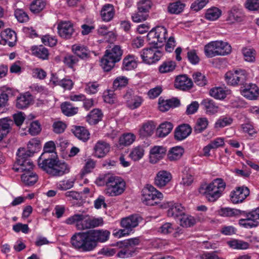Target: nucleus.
I'll use <instances>...</instances> for the list:
<instances>
[{
	"label": "nucleus",
	"mask_w": 259,
	"mask_h": 259,
	"mask_svg": "<svg viewBox=\"0 0 259 259\" xmlns=\"http://www.w3.org/2000/svg\"><path fill=\"white\" fill-rule=\"evenodd\" d=\"M72 52L81 59H87L90 57V51L83 45H73Z\"/></svg>",
	"instance_id": "nucleus-30"
},
{
	"label": "nucleus",
	"mask_w": 259,
	"mask_h": 259,
	"mask_svg": "<svg viewBox=\"0 0 259 259\" xmlns=\"http://www.w3.org/2000/svg\"><path fill=\"white\" fill-rule=\"evenodd\" d=\"M244 16L241 9L233 7L228 12L227 20L231 23L240 22L244 20Z\"/></svg>",
	"instance_id": "nucleus-17"
},
{
	"label": "nucleus",
	"mask_w": 259,
	"mask_h": 259,
	"mask_svg": "<svg viewBox=\"0 0 259 259\" xmlns=\"http://www.w3.org/2000/svg\"><path fill=\"white\" fill-rule=\"evenodd\" d=\"M233 122V119L231 117H223L217 120L215 123V127L222 128L230 125Z\"/></svg>",
	"instance_id": "nucleus-63"
},
{
	"label": "nucleus",
	"mask_w": 259,
	"mask_h": 259,
	"mask_svg": "<svg viewBox=\"0 0 259 259\" xmlns=\"http://www.w3.org/2000/svg\"><path fill=\"white\" fill-rule=\"evenodd\" d=\"M31 101V95L27 93L17 98L16 106L18 109H23L28 107Z\"/></svg>",
	"instance_id": "nucleus-31"
},
{
	"label": "nucleus",
	"mask_w": 259,
	"mask_h": 259,
	"mask_svg": "<svg viewBox=\"0 0 259 259\" xmlns=\"http://www.w3.org/2000/svg\"><path fill=\"white\" fill-rule=\"evenodd\" d=\"M156 128V125L152 121H148L144 123L139 130L141 138H147L151 136Z\"/></svg>",
	"instance_id": "nucleus-24"
},
{
	"label": "nucleus",
	"mask_w": 259,
	"mask_h": 259,
	"mask_svg": "<svg viewBox=\"0 0 259 259\" xmlns=\"http://www.w3.org/2000/svg\"><path fill=\"white\" fill-rule=\"evenodd\" d=\"M103 114L101 110L98 109L92 110L86 116V121L91 125L97 124L102 120Z\"/></svg>",
	"instance_id": "nucleus-29"
},
{
	"label": "nucleus",
	"mask_w": 259,
	"mask_h": 259,
	"mask_svg": "<svg viewBox=\"0 0 259 259\" xmlns=\"http://www.w3.org/2000/svg\"><path fill=\"white\" fill-rule=\"evenodd\" d=\"M65 223L68 225H75L77 230L83 231L102 226L104 220L102 217L96 218L86 213H81L69 217Z\"/></svg>",
	"instance_id": "nucleus-2"
},
{
	"label": "nucleus",
	"mask_w": 259,
	"mask_h": 259,
	"mask_svg": "<svg viewBox=\"0 0 259 259\" xmlns=\"http://www.w3.org/2000/svg\"><path fill=\"white\" fill-rule=\"evenodd\" d=\"M173 128V125L170 122L161 123L157 129L156 134L159 137H164L170 133Z\"/></svg>",
	"instance_id": "nucleus-37"
},
{
	"label": "nucleus",
	"mask_w": 259,
	"mask_h": 259,
	"mask_svg": "<svg viewBox=\"0 0 259 259\" xmlns=\"http://www.w3.org/2000/svg\"><path fill=\"white\" fill-rule=\"evenodd\" d=\"M31 51L32 54L38 58L42 60H48L49 59V51L42 45L32 47Z\"/></svg>",
	"instance_id": "nucleus-33"
},
{
	"label": "nucleus",
	"mask_w": 259,
	"mask_h": 259,
	"mask_svg": "<svg viewBox=\"0 0 259 259\" xmlns=\"http://www.w3.org/2000/svg\"><path fill=\"white\" fill-rule=\"evenodd\" d=\"M110 234L109 231L103 230L78 232L71 237L70 242L75 249L82 252H90L95 249L98 242L108 240Z\"/></svg>",
	"instance_id": "nucleus-1"
},
{
	"label": "nucleus",
	"mask_w": 259,
	"mask_h": 259,
	"mask_svg": "<svg viewBox=\"0 0 259 259\" xmlns=\"http://www.w3.org/2000/svg\"><path fill=\"white\" fill-rule=\"evenodd\" d=\"M176 67L175 62L171 60L164 61L159 67V71L161 73L172 72Z\"/></svg>",
	"instance_id": "nucleus-43"
},
{
	"label": "nucleus",
	"mask_w": 259,
	"mask_h": 259,
	"mask_svg": "<svg viewBox=\"0 0 259 259\" xmlns=\"http://www.w3.org/2000/svg\"><path fill=\"white\" fill-rule=\"evenodd\" d=\"M71 131L77 139L83 142H87L90 139V132L83 126H75Z\"/></svg>",
	"instance_id": "nucleus-26"
},
{
	"label": "nucleus",
	"mask_w": 259,
	"mask_h": 259,
	"mask_svg": "<svg viewBox=\"0 0 259 259\" xmlns=\"http://www.w3.org/2000/svg\"><path fill=\"white\" fill-rule=\"evenodd\" d=\"M98 180L103 183H105V192L109 196H118L125 190V183L120 177L106 174L99 177Z\"/></svg>",
	"instance_id": "nucleus-4"
},
{
	"label": "nucleus",
	"mask_w": 259,
	"mask_h": 259,
	"mask_svg": "<svg viewBox=\"0 0 259 259\" xmlns=\"http://www.w3.org/2000/svg\"><path fill=\"white\" fill-rule=\"evenodd\" d=\"M241 215H244L248 219L251 220V221L258 222L257 220H259V207H257L251 211L241 210Z\"/></svg>",
	"instance_id": "nucleus-54"
},
{
	"label": "nucleus",
	"mask_w": 259,
	"mask_h": 259,
	"mask_svg": "<svg viewBox=\"0 0 259 259\" xmlns=\"http://www.w3.org/2000/svg\"><path fill=\"white\" fill-rule=\"evenodd\" d=\"M55 144L54 142L51 141L47 142L44 147V152L42 154H45L46 156H50L49 154L52 153L51 156H56Z\"/></svg>",
	"instance_id": "nucleus-58"
},
{
	"label": "nucleus",
	"mask_w": 259,
	"mask_h": 259,
	"mask_svg": "<svg viewBox=\"0 0 259 259\" xmlns=\"http://www.w3.org/2000/svg\"><path fill=\"white\" fill-rule=\"evenodd\" d=\"M12 123L13 121L7 118L0 119V141L9 133Z\"/></svg>",
	"instance_id": "nucleus-34"
},
{
	"label": "nucleus",
	"mask_w": 259,
	"mask_h": 259,
	"mask_svg": "<svg viewBox=\"0 0 259 259\" xmlns=\"http://www.w3.org/2000/svg\"><path fill=\"white\" fill-rule=\"evenodd\" d=\"M152 3L150 0H141L137 3V9L140 12L148 14Z\"/></svg>",
	"instance_id": "nucleus-53"
},
{
	"label": "nucleus",
	"mask_w": 259,
	"mask_h": 259,
	"mask_svg": "<svg viewBox=\"0 0 259 259\" xmlns=\"http://www.w3.org/2000/svg\"><path fill=\"white\" fill-rule=\"evenodd\" d=\"M144 154V150L141 146H137L133 149L130 154V156L134 161L141 159Z\"/></svg>",
	"instance_id": "nucleus-52"
},
{
	"label": "nucleus",
	"mask_w": 259,
	"mask_h": 259,
	"mask_svg": "<svg viewBox=\"0 0 259 259\" xmlns=\"http://www.w3.org/2000/svg\"><path fill=\"white\" fill-rule=\"evenodd\" d=\"M193 85L192 80L186 75H181L175 79V86L176 88L183 91L190 89Z\"/></svg>",
	"instance_id": "nucleus-19"
},
{
	"label": "nucleus",
	"mask_w": 259,
	"mask_h": 259,
	"mask_svg": "<svg viewBox=\"0 0 259 259\" xmlns=\"http://www.w3.org/2000/svg\"><path fill=\"white\" fill-rule=\"evenodd\" d=\"M172 175L170 172L162 170L158 171L154 178V185L158 188L166 186L171 180Z\"/></svg>",
	"instance_id": "nucleus-16"
},
{
	"label": "nucleus",
	"mask_w": 259,
	"mask_h": 259,
	"mask_svg": "<svg viewBox=\"0 0 259 259\" xmlns=\"http://www.w3.org/2000/svg\"><path fill=\"white\" fill-rule=\"evenodd\" d=\"M231 52V47L227 42L223 41H211L204 47V53L208 58L217 56H225Z\"/></svg>",
	"instance_id": "nucleus-5"
},
{
	"label": "nucleus",
	"mask_w": 259,
	"mask_h": 259,
	"mask_svg": "<svg viewBox=\"0 0 259 259\" xmlns=\"http://www.w3.org/2000/svg\"><path fill=\"white\" fill-rule=\"evenodd\" d=\"M193 77L194 82L198 85L203 87L206 84L207 80L206 77L200 72H196L194 73Z\"/></svg>",
	"instance_id": "nucleus-60"
},
{
	"label": "nucleus",
	"mask_w": 259,
	"mask_h": 259,
	"mask_svg": "<svg viewBox=\"0 0 259 259\" xmlns=\"http://www.w3.org/2000/svg\"><path fill=\"white\" fill-rule=\"evenodd\" d=\"M15 16L17 20L20 23L27 22L29 20L28 15L21 9H17L15 11Z\"/></svg>",
	"instance_id": "nucleus-62"
},
{
	"label": "nucleus",
	"mask_w": 259,
	"mask_h": 259,
	"mask_svg": "<svg viewBox=\"0 0 259 259\" xmlns=\"http://www.w3.org/2000/svg\"><path fill=\"white\" fill-rule=\"evenodd\" d=\"M148 17V14L145 13L144 12L143 13L138 10L137 12L135 13L132 15V18L134 22L139 23L146 20Z\"/></svg>",
	"instance_id": "nucleus-64"
},
{
	"label": "nucleus",
	"mask_w": 259,
	"mask_h": 259,
	"mask_svg": "<svg viewBox=\"0 0 259 259\" xmlns=\"http://www.w3.org/2000/svg\"><path fill=\"white\" fill-rule=\"evenodd\" d=\"M128 81L127 77L123 76H118L113 81V88L114 89H117L124 87L127 84Z\"/></svg>",
	"instance_id": "nucleus-59"
},
{
	"label": "nucleus",
	"mask_w": 259,
	"mask_h": 259,
	"mask_svg": "<svg viewBox=\"0 0 259 259\" xmlns=\"http://www.w3.org/2000/svg\"><path fill=\"white\" fill-rule=\"evenodd\" d=\"M14 96V91L9 88H3L0 93V109L8 105L9 98Z\"/></svg>",
	"instance_id": "nucleus-28"
},
{
	"label": "nucleus",
	"mask_w": 259,
	"mask_h": 259,
	"mask_svg": "<svg viewBox=\"0 0 259 259\" xmlns=\"http://www.w3.org/2000/svg\"><path fill=\"white\" fill-rule=\"evenodd\" d=\"M242 53L245 61L249 62L254 61L255 59V51L252 48H246L243 49Z\"/></svg>",
	"instance_id": "nucleus-57"
},
{
	"label": "nucleus",
	"mask_w": 259,
	"mask_h": 259,
	"mask_svg": "<svg viewBox=\"0 0 259 259\" xmlns=\"http://www.w3.org/2000/svg\"><path fill=\"white\" fill-rule=\"evenodd\" d=\"M37 180L38 177L37 175L31 171L25 172L21 176L22 181L27 186L34 185L37 182Z\"/></svg>",
	"instance_id": "nucleus-39"
},
{
	"label": "nucleus",
	"mask_w": 259,
	"mask_h": 259,
	"mask_svg": "<svg viewBox=\"0 0 259 259\" xmlns=\"http://www.w3.org/2000/svg\"><path fill=\"white\" fill-rule=\"evenodd\" d=\"M209 95L216 99H224L226 97V91L221 87L212 88L209 91Z\"/></svg>",
	"instance_id": "nucleus-51"
},
{
	"label": "nucleus",
	"mask_w": 259,
	"mask_h": 259,
	"mask_svg": "<svg viewBox=\"0 0 259 259\" xmlns=\"http://www.w3.org/2000/svg\"><path fill=\"white\" fill-rule=\"evenodd\" d=\"M192 128L187 124L178 126L175 131V138L178 141H182L188 137L191 133Z\"/></svg>",
	"instance_id": "nucleus-22"
},
{
	"label": "nucleus",
	"mask_w": 259,
	"mask_h": 259,
	"mask_svg": "<svg viewBox=\"0 0 259 259\" xmlns=\"http://www.w3.org/2000/svg\"><path fill=\"white\" fill-rule=\"evenodd\" d=\"M137 57L133 55H128L123 60L122 69L131 70L137 67Z\"/></svg>",
	"instance_id": "nucleus-32"
},
{
	"label": "nucleus",
	"mask_w": 259,
	"mask_h": 259,
	"mask_svg": "<svg viewBox=\"0 0 259 259\" xmlns=\"http://www.w3.org/2000/svg\"><path fill=\"white\" fill-rule=\"evenodd\" d=\"M2 34L5 37L6 40L8 42V45L10 47H13L15 45L17 38L15 31L7 29Z\"/></svg>",
	"instance_id": "nucleus-45"
},
{
	"label": "nucleus",
	"mask_w": 259,
	"mask_h": 259,
	"mask_svg": "<svg viewBox=\"0 0 259 259\" xmlns=\"http://www.w3.org/2000/svg\"><path fill=\"white\" fill-rule=\"evenodd\" d=\"M221 15V11L216 7L208 9L205 15V18L208 20L214 21L218 19Z\"/></svg>",
	"instance_id": "nucleus-48"
},
{
	"label": "nucleus",
	"mask_w": 259,
	"mask_h": 259,
	"mask_svg": "<svg viewBox=\"0 0 259 259\" xmlns=\"http://www.w3.org/2000/svg\"><path fill=\"white\" fill-rule=\"evenodd\" d=\"M56 156H46L45 154H42L38 159V165L40 168L46 171L48 174L52 176L54 167L57 158Z\"/></svg>",
	"instance_id": "nucleus-13"
},
{
	"label": "nucleus",
	"mask_w": 259,
	"mask_h": 259,
	"mask_svg": "<svg viewBox=\"0 0 259 259\" xmlns=\"http://www.w3.org/2000/svg\"><path fill=\"white\" fill-rule=\"evenodd\" d=\"M33 154L34 152L30 150L24 151L23 149L22 151L19 149V152L17 154V163L19 167L15 168V170L16 171H21L25 172L31 171V169L33 168V164L29 158Z\"/></svg>",
	"instance_id": "nucleus-8"
},
{
	"label": "nucleus",
	"mask_w": 259,
	"mask_h": 259,
	"mask_svg": "<svg viewBox=\"0 0 259 259\" xmlns=\"http://www.w3.org/2000/svg\"><path fill=\"white\" fill-rule=\"evenodd\" d=\"M208 120L205 117L198 118L194 127V132L196 134H199L204 131L207 127Z\"/></svg>",
	"instance_id": "nucleus-47"
},
{
	"label": "nucleus",
	"mask_w": 259,
	"mask_h": 259,
	"mask_svg": "<svg viewBox=\"0 0 259 259\" xmlns=\"http://www.w3.org/2000/svg\"><path fill=\"white\" fill-rule=\"evenodd\" d=\"M135 136L133 134H123L119 139V146H127L132 144L135 140Z\"/></svg>",
	"instance_id": "nucleus-46"
},
{
	"label": "nucleus",
	"mask_w": 259,
	"mask_h": 259,
	"mask_svg": "<svg viewBox=\"0 0 259 259\" xmlns=\"http://www.w3.org/2000/svg\"><path fill=\"white\" fill-rule=\"evenodd\" d=\"M180 224L184 227H190L194 225L196 221L192 216L185 214L184 213L180 218Z\"/></svg>",
	"instance_id": "nucleus-41"
},
{
	"label": "nucleus",
	"mask_w": 259,
	"mask_h": 259,
	"mask_svg": "<svg viewBox=\"0 0 259 259\" xmlns=\"http://www.w3.org/2000/svg\"><path fill=\"white\" fill-rule=\"evenodd\" d=\"M227 243L233 249L245 250L249 247V244L248 242L241 240L233 239L227 241Z\"/></svg>",
	"instance_id": "nucleus-38"
},
{
	"label": "nucleus",
	"mask_w": 259,
	"mask_h": 259,
	"mask_svg": "<svg viewBox=\"0 0 259 259\" xmlns=\"http://www.w3.org/2000/svg\"><path fill=\"white\" fill-rule=\"evenodd\" d=\"M240 93L245 98L255 100L259 96V89L255 84L245 83L240 88Z\"/></svg>",
	"instance_id": "nucleus-15"
},
{
	"label": "nucleus",
	"mask_w": 259,
	"mask_h": 259,
	"mask_svg": "<svg viewBox=\"0 0 259 259\" xmlns=\"http://www.w3.org/2000/svg\"><path fill=\"white\" fill-rule=\"evenodd\" d=\"M70 169V166L66 162L57 159L54 167L52 176H62L69 173Z\"/></svg>",
	"instance_id": "nucleus-23"
},
{
	"label": "nucleus",
	"mask_w": 259,
	"mask_h": 259,
	"mask_svg": "<svg viewBox=\"0 0 259 259\" xmlns=\"http://www.w3.org/2000/svg\"><path fill=\"white\" fill-rule=\"evenodd\" d=\"M110 146L107 142L100 140L94 147V153L98 158L104 157L110 151Z\"/></svg>",
	"instance_id": "nucleus-18"
},
{
	"label": "nucleus",
	"mask_w": 259,
	"mask_h": 259,
	"mask_svg": "<svg viewBox=\"0 0 259 259\" xmlns=\"http://www.w3.org/2000/svg\"><path fill=\"white\" fill-rule=\"evenodd\" d=\"M75 181V179L74 178L63 180L57 183V188L60 190H67L73 187Z\"/></svg>",
	"instance_id": "nucleus-50"
},
{
	"label": "nucleus",
	"mask_w": 259,
	"mask_h": 259,
	"mask_svg": "<svg viewBox=\"0 0 259 259\" xmlns=\"http://www.w3.org/2000/svg\"><path fill=\"white\" fill-rule=\"evenodd\" d=\"M201 105L203 107V109L207 114H214L219 111L218 105L211 99H204L201 102Z\"/></svg>",
	"instance_id": "nucleus-25"
},
{
	"label": "nucleus",
	"mask_w": 259,
	"mask_h": 259,
	"mask_svg": "<svg viewBox=\"0 0 259 259\" xmlns=\"http://www.w3.org/2000/svg\"><path fill=\"white\" fill-rule=\"evenodd\" d=\"M154 48H144L140 52V56L144 63L152 64L158 61L163 55L162 52L154 46Z\"/></svg>",
	"instance_id": "nucleus-11"
},
{
	"label": "nucleus",
	"mask_w": 259,
	"mask_h": 259,
	"mask_svg": "<svg viewBox=\"0 0 259 259\" xmlns=\"http://www.w3.org/2000/svg\"><path fill=\"white\" fill-rule=\"evenodd\" d=\"M99 84L96 82H89L87 83L85 88V91L89 94H95L98 91Z\"/></svg>",
	"instance_id": "nucleus-61"
},
{
	"label": "nucleus",
	"mask_w": 259,
	"mask_h": 259,
	"mask_svg": "<svg viewBox=\"0 0 259 259\" xmlns=\"http://www.w3.org/2000/svg\"><path fill=\"white\" fill-rule=\"evenodd\" d=\"M62 112L66 116H70L77 113L78 108L73 107L69 102H64L61 106Z\"/></svg>",
	"instance_id": "nucleus-42"
},
{
	"label": "nucleus",
	"mask_w": 259,
	"mask_h": 259,
	"mask_svg": "<svg viewBox=\"0 0 259 259\" xmlns=\"http://www.w3.org/2000/svg\"><path fill=\"white\" fill-rule=\"evenodd\" d=\"M221 214L224 217L239 216L241 215V210L229 207L222 208Z\"/></svg>",
	"instance_id": "nucleus-56"
},
{
	"label": "nucleus",
	"mask_w": 259,
	"mask_h": 259,
	"mask_svg": "<svg viewBox=\"0 0 259 259\" xmlns=\"http://www.w3.org/2000/svg\"><path fill=\"white\" fill-rule=\"evenodd\" d=\"M247 76V73L244 70L230 71L225 74V80L230 85H242L245 83Z\"/></svg>",
	"instance_id": "nucleus-10"
},
{
	"label": "nucleus",
	"mask_w": 259,
	"mask_h": 259,
	"mask_svg": "<svg viewBox=\"0 0 259 259\" xmlns=\"http://www.w3.org/2000/svg\"><path fill=\"white\" fill-rule=\"evenodd\" d=\"M168 206L167 215L169 217L180 218L185 213V208L180 203L171 202L168 203Z\"/></svg>",
	"instance_id": "nucleus-20"
},
{
	"label": "nucleus",
	"mask_w": 259,
	"mask_h": 259,
	"mask_svg": "<svg viewBox=\"0 0 259 259\" xmlns=\"http://www.w3.org/2000/svg\"><path fill=\"white\" fill-rule=\"evenodd\" d=\"M186 7V4L180 1H176L170 3L168 6V11L170 14H179Z\"/></svg>",
	"instance_id": "nucleus-35"
},
{
	"label": "nucleus",
	"mask_w": 259,
	"mask_h": 259,
	"mask_svg": "<svg viewBox=\"0 0 259 259\" xmlns=\"http://www.w3.org/2000/svg\"><path fill=\"white\" fill-rule=\"evenodd\" d=\"M142 200L147 205H154L163 198V194L151 185L147 184L142 191Z\"/></svg>",
	"instance_id": "nucleus-7"
},
{
	"label": "nucleus",
	"mask_w": 259,
	"mask_h": 259,
	"mask_svg": "<svg viewBox=\"0 0 259 259\" xmlns=\"http://www.w3.org/2000/svg\"><path fill=\"white\" fill-rule=\"evenodd\" d=\"M115 13L113 5L106 4L104 5L100 11V16L103 21L109 22L113 19Z\"/></svg>",
	"instance_id": "nucleus-21"
},
{
	"label": "nucleus",
	"mask_w": 259,
	"mask_h": 259,
	"mask_svg": "<svg viewBox=\"0 0 259 259\" xmlns=\"http://www.w3.org/2000/svg\"><path fill=\"white\" fill-rule=\"evenodd\" d=\"M59 35L64 39H70L74 37L75 29L73 24L70 21H62L57 25Z\"/></svg>",
	"instance_id": "nucleus-12"
},
{
	"label": "nucleus",
	"mask_w": 259,
	"mask_h": 259,
	"mask_svg": "<svg viewBox=\"0 0 259 259\" xmlns=\"http://www.w3.org/2000/svg\"><path fill=\"white\" fill-rule=\"evenodd\" d=\"M238 224L240 226L246 229H251L258 226L259 222L251 221L247 217L245 219H241L239 220Z\"/></svg>",
	"instance_id": "nucleus-55"
},
{
	"label": "nucleus",
	"mask_w": 259,
	"mask_h": 259,
	"mask_svg": "<svg viewBox=\"0 0 259 259\" xmlns=\"http://www.w3.org/2000/svg\"><path fill=\"white\" fill-rule=\"evenodd\" d=\"M184 152V149L180 146H177L170 149L167 154L168 158L170 161L179 159Z\"/></svg>",
	"instance_id": "nucleus-40"
},
{
	"label": "nucleus",
	"mask_w": 259,
	"mask_h": 259,
	"mask_svg": "<svg viewBox=\"0 0 259 259\" xmlns=\"http://www.w3.org/2000/svg\"><path fill=\"white\" fill-rule=\"evenodd\" d=\"M45 0H34L30 5V10L33 13H38L45 7Z\"/></svg>",
	"instance_id": "nucleus-49"
},
{
	"label": "nucleus",
	"mask_w": 259,
	"mask_h": 259,
	"mask_svg": "<svg viewBox=\"0 0 259 259\" xmlns=\"http://www.w3.org/2000/svg\"><path fill=\"white\" fill-rule=\"evenodd\" d=\"M226 186V183L222 179L217 178L209 184L201 185L199 192L208 201L215 202L222 195Z\"/></svg>",
	"instance_id": "nucleus-3"
},
{
	"label": "nucleus",
	"mask_w": 259,
	"mask_h": 259,
	"mask_svg": "<svg viewBox=\"0 0 259 259\" xmlns=\"http://www.w3.org/2000/svg\"><path fill=\"white\" fill-rule=\"evenodd\" d=\"M122 53L121 47L118 45H115L111 50H107L105 54L119 62L121 60Z\"/></svg>",
	"instance_id": "nucleus-36"
},
{
	"label": "nucleus",
	"mask_w": 259,
	"mask_h": 259,
	"mask_svg": "<svg viewBox=\"0 0 259 259\" xmlns=\"http://www.w3.org/2000/svg\"><path fill=\"white\" fill-rule=\"evenodd\" d=\"M142 221V218L138 214H132L128 217L123 218L120 222L121 226L123 229H120L114 235L121 237L125 235L129 234L134 229L137 227L139 223Z\"/></svg>",
	"instance_id": "nucleus-6"
},
{
	"label": "nucleus",
	"mask_w": 259,
	"mask_h": 259,
	"mask_svg": "<svg viewBox=\"0 0 259 259\" xmlns=\"http://www.w3.org/2000/svg\"><path fill=\"white\" fill-rule=\"evenodd\" d=\"M180 104V100L177 98H172L165 101H160L159 100V109L161 111L165 112L168 111L170 108L179 106Z\"/></svg>",
	"instance_id": "nucleus-27"
},
{
	"label": "nucleus",
	"mask_w": 259,
	"mask_h": 259,
	"mask_svg": "<svg viewBox=\"0 0 259 259\" xmlns=\"http://www.w3.org/2000/svg\"><path fill=\"white\" fill-rule=\"evenodd\" d=\"M116 62L117 61H115V60L105 54L101 61V66L105 71H110Z\"/></svg>",
	"instance_id": "nucleus-44"
},
{
	"label": "nucleus",
	"mask_w": 259,
	"mask_h": 259,
	"mask_svg": "<svg viewBox=\"0 0 259 259\" xmlns=\"http://www.w3.org/2000/svg\"><path fill=\"white\" fill-rule=\"evenodd\" d=\"M167 33V30L164 27L157 26L149 32L147 38L150 44L160 47L166 41Z\"/></svg>",
	"instance_id": "nucleus-9"
},
{
	"label": "nucleus",
	"mask_w": 259,
	"mask_h": 259,
	"mask_svg": "<svg viewBox=\"0 0 259 259\" xmlns=\"http://www.w3.org/2000/svg\"><path fill=\"white\" fill-rule=\"evenodd\" d=\"M249 194L250 191L248 187L244 186L236 187L231 193V201L234 204L242 203Z\"/></svg>",
	"instance_id": "nucleus-14"
}]
</instances>
